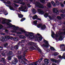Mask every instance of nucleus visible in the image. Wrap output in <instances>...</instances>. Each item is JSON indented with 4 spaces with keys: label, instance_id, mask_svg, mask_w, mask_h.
<instances>
[{
    "label": "nucleus",
    "instance_id": "1",
    "mask_svg": "<svg viewBox=\"0 0 65 65\" xmlns=\"http://www.w3.org/2000/svg\"><path fill=\"white\" fill-rule=\"evenodd\" d=\"M6 19H3L2 23L3 24H6L9 26V28L13 27V30H13L11 31V32L15 33L16 34H21L22 33L21 32H18V31H21L22 33H24L26 37L28 38H30V39H32L33 38V34L32 32H27L24 30L22 29L21 28H19V27L17 26L12 25L11 24L9 23V22H11V20H7V21L6 22Z\"/></svg>",
    "mask_w": 65,
    "mask_h": 65
},
{
    "label": "nucleus",
    "instance_id": "2",
    "mask_svg": "<svg viewBox=\"0 0 65 65\" xmlns=\"http://www.w3.org/2000/svg\"><path fill=\"white\" fill-rule=\"evenodd\" d=\"M8 39H10L11 40L13 39L14 41H17L19 40L18 38L15 37L13 38L11 37L7 36H6L5 38L4 37H2L1 38L0 40L1 41H7V40Z\"/></svg>",
    "mask_w": 65,
    "mask_h": 65
},
{
    "label": "nucleus",
    "instance_id": "3",
    "mask_svg": "<svg viewBox=\"0 0 65 65\" xmlns=\"http://www.w3.org/2000/svg\"><path fill=\"white\" fill-rule=\"evenodd\" d=\"M37 35L39 36L38 38L37 36L35 34H34V33H33V37H34V39H35V40H40L41 41V40H42V36H41L40 35L38 34H37Z\"/></svg>",
    "mask_w": 65,
    "mask_h": 65
},
{
    "label": "nucleus",
    "instance_id": "4",
    "mask_svg": "<svg viewBox=\"0 0 65 65\" xmlns=\"http://www.w3.org/2000/svg\"><path fill=\"white\" fill-rule=\"evenodd\" d=\"M27 6H23V5H22L19 8V10L20 11H22L23 12H27L28 11V10L27 9Z\"/></svg>",
    "mask_w": 65,
    "mask_h": 65
},
{
    "label": "nucleus",
    "instance_id": "5",
    "mask_svg": "<svg viewBox=\"0 0 65 65\" xmlns=\"http://www.w3.org/2000/svg\"><path fill=\"white\" fill-rule=\"evenodd\" d=\"M3 2L4 3H5V4L7 6V7H9L10 10H14V8H13L12 7H11L10 6H8L6 4H11V3H10V2L9 1H7V3L6 2H4H4Z\"/></svg>",
    "mask_w": 65,
    "mask_h": 65
},
{
    "label": "nucleus",
    "instance_id": "6",
    "mask_svg": "<svg viewBox=\"0 0 65 65\" xmlns=\"http://www.w3.org/2000/svg\"><path fill=\"white\" fill-rule=\"evenodd\" d=\"M36 6L38 7L39 8H43L44 7L41 4L39 3L38 2H37L36 3Z\"/></svg>",
    "mask_w": 65,
    "mask_h": 65
},
{
    "label": "nucleus",
    "instance_id": "7",
    "mask_svg": "<svg viewBox=\"0 0 65 65\" xmlns=\"http://www.w3.org/2000/svg\"><path fill=\"white\" fill-rule=\"evenodd\" d=\"M37 27H38V28H40V27H41V28L42 30H43V29H44L46 28V26L45 25L42 26V24H40L38 25H37Z\"/></svg>",
    "mask_w": 65,
    "mask_h": 65
},
{
    "label": "nucleus",
    "instance_id": "8",
    "mask_svg": "<svg viewBox=\"0 0 65 65\" xmlns=\"http://www.w3.org/2000/svg\"><path fill=\"white\" fill-rule=\"evenodd\" d=\"M44 42L45 44H44L43 45V46H44L45 47H48V46L49 45L48 43V42L44 40Z\"/></svg>",
    "mask_w": 65,
    "mask_h": 65
},
{
    "label": "nucleus",
    "instance_id": "9",
    "mask_svg": "<svg viewBox=\"0 0 65 65\" xmlns=\"http://www.w3.org/2000/svg\"><path fill=\"white\" fill-rule=\"evenodd\" d=\"M18 59H21V62L23 64H26V62L24 61L23 60V57H22V56L20 55L19 56L18 55Z\"/></svg>",
    "mask_w": 65,
    "mask_h": 65
},
{
    "label": "nucleus",
    "instance_id": "10",
    "mask_svg": "<svg viewBox=\"0 0 65 65\" xmlns=\"http://www.w3.org/2000/svg\"><path fill=\"white\" fill-rule=\"evenodd\" d=\"M17 1H13L14 2V3H20V2H21V3H20V4H22V5H24L25 4V3H23L22 1H23L22 0H16Z\"/></svg>",
    "mask_w": 65,
    "mask_h": 65
},
{
    "label": "nucleus",
    "instance_id": "11",
    "mask_svg": "<svg viewBox=\"0 0 65 65\" xmlns=\"http://www.w3.org/2000/svg\"><path fill=\"white\" fill-rule=\"evenodd\" d=\"M14 60L13 61L11 62L12 63H13V64H17V62H18V60L17 59V58L14 57L13 58Z\"/></svg>",
    "mask_w": 65,
    "mask_h": 65
},
{
    "label": "nucleus",
    "instance_id": "12",
    "mask_svg": "<svg viewBox=\"0 0 65 65\" xmlns=\"http://www.w3.org/2000/svg\"><path fill=\"white\" fill-rule=\"evenodd\" d=\"M4 12V14H5V15H6L8 14V13L6 11H5V10L4 9H2V10H1V11H0V12Z\"/></svg>",
    "mask_w": 65,
    "mask_h": 65
},
{
    "label": "nucleus",
    "instance_id": "13",
    "mask_svg": "<svg viewBox=\"0 0 65 65\" xmlns=\"http://www.w3.org/2000/svg\"><path fill=\"white\" fill-rule=\"evenodd\" d=\"M51 61L52 62H55V63H59L60 62V60L59 59L57 60L56 59H54V58L51 59Z\"/></svg>",
    "mask_w": 65,
    "mask_h": 65
},
{
    "label": "nucleus",
    "instance_id": "14",
    "mask_svg": "<svg viewBox=\"0 0 65 65\" xmlns=\"http://www.w3.org/2000/svg\"><path fill=\"white\" fill-rule=\"evenodd\" d=\"M53 11L54 13L57 14H58V9L57 8H54L53 9Z\"/></svg>",
    "mask_w": 65,
    "mask_h": 65
},
{
    "label": "nucleus",
    "instance_id": "15",
    "mask_svg": "<svg viewBox=\"0 0 65 65\" xmlns=\"http://www.w3.org/2000/svg\"><path fill=\"white\" fill-rule=\"evenodd\" d=\"M37 11L41 13L42 14H44V12L43 10L41 9H37Z\"/></svg>",
    "mask_w": 65,
    "mask_h": 65
},
{
    "label": "nucleus",
    "instance_id": "16",
    "mask_svg": "<svg viewBox=\"0 0 65 65\" xmlns=\"http://www.w3.org/2000/svg\"><path fill=\"white\" fill-rule=\"evenodd\" d=\"M42 60V58H41L40 59V60H38L36 62L33 63V65H37V64H36V63H38V62H39V63H40V62H41V61Z\"/></svg>",
    "mask_w": 65,
    "mask_h": 65
},
{
    "label": "nucleus",
    "instance_id": "17",
    "mask_svg": "<svg viewBox=\"0 0 65 65\" xmlns=\"http://www.w3.org/2000/svg\"><path fill=\"white\" fill-rule=\"evenodd\" d=\"M38 18L37 16L36 15H34L33 17V20H35V19H37V20H39V21H41V19H39V18Z\"/></svg>",
    "mask_w": 65,
    "mask_h": 65
},
{
    "label": "nucleus",
    "instance_id": "18",
    "mask_svg": "<svg viewBox=\"0 0 65 65\" xmlns=\"http://www.w3.org/2000/svg\"><path fill=\"white\" fill-rule=\"evenodd\" d=\"M19 37L20 38H22V39H26V37L25 36H24L23 35H21L19 36Z\"/></svg>",
    "mask_w": 65,
    "mask_h": 65
},
{
    "label": "nucleus",
    "instance_id": "19",
    "mask_svg": "<svg viewBox=\"0 0 65 65\" xmlns=\"http://www.w3.org/2000/svg\"><path fill=\"white\" fill-rule=\"evenodd\" d=\"M0 61H2L4 63L6 64V60H5L4 58H2V60H0Z\"/></svg>",
    "mask_w": 65,
    "mask_h": 65
},
{
    "label": "nucleus",
    "instance_id": "20",
    "mask_svg": "<svg viewBox=\"0 0 65 65\" xmlns=\"http://www.w3.org/2000/svg\"><path fill=\"white\" fill-rule=\"evenodd\" d=\"M19 43H18L17 45L14 46V50H18V48H19Z\"/></svg>",
    "mask_w": 65,
    "mask_h": 65
},
{
    "label": "nucleus",
    "instance_id": "21",
    "mask_svg": "<svg viewBox=\"0 0 65 65\" xmlns=\"http://www.w3.org/2000/svg\"><path fill=\"white\" fill-rule=\"evenodd\" d=\"M48 17L50 20H55V18H56L55 16H52V17L51 16H49Z\"/></svg>",
    "mask_w": 65,
    "mask_h": 65
},
{
    "label": "nucleus",
    "instance_id": "22",
    "mask_svg": "<svg viewBox=\"0 0 65 65\" xmlns=\"http://www.w3.org/2000/svg\"><path fill=\"white\" fill-rule=\"evenodd\" d=\"M44 62L45 64H47L49 63V60L48 59H46L44 60Z\"/></svg>",
    "mask_w": 65,
    "mask_h": 65
},
{
    "label": "nucleus",
    "instance_id": "23",
    "mask_svg": "<svg viewBox=\"0 0 65 65\" xmlns=\"http://www.w3.org/2000/svg\"><path fill=\"white\" fill-rule=\"evenodd\" d=\"M6 54H7V55H11L12 54V52L10 51L8 53H7V52H6Z\"/></svg>",
    "mask_w": 65,
    "mask_h": 65
},
{
    "label": "nucleus",
    "instance_id": "24",
    "mask_svg": "<svg viewBox=\"0 0 65 65\" xmlns=\"http://www.w3.org/2000/svg\"><path fill=\"white\" fill-rule=\"evenodd\" d=\"M33 50H35V48H36V46H34L33 45V44H34L35 45H36V43H35L33 42Z\"/></svg>",
    "mask_w": 65,
    "mask_h": 65
},
{
    "label": "nucleus",
    "instance_id": "25",
    "mask_svg": "<svg viewBox=\"0 0 65 65\" xmlns=\"http://www.w3.org/2000/svg\"><path fill=\"white\" fill-rule=\"evenodd\" d=\"M18 15L20 18H23V15L22 14H18Z\"/></svg>",
    "mask_w": 65,
    "mask_h": 65
},
{
    "label": "nucleus",
    "instance_id": "26",
    "mask_svg": "<svg viewBox=\"0 0 65 65\" xmlns=\"http://www.w3.org/2000/svg\"><path fill=\"white\" fill-rule=\"evenodd\" d=\"M62 37H63V36H60V37L59 38V40H60V41L62 40L63 39Z\"/></svg>",
    "mask_w": 65,
    "mask_h": 65
},
{
    "label": "nucleus",
    "instance_id": "27",
    "mask_svg": "<svg viewBox=\"0 0 65 65\" xmlns=\"http://www.w3.org/2000/svg\"><path fill=\"white\" fill-rule=\"evenodd\" d=\"M55 3L57 5H60V3H59V2L58 1H55Z\"/></svg>",
    "mask_w": 65,
    "mask_h": 65
},
{
    "label": "nucleus",
    "instance_id": "28",
    "mask_svg": "<svg viewBox=\"0 0 65 65\" xmlns=\"http://www.w3.org/2000/svg\"><path fill=\"white\" fill-rule=\"evenodd\" d=\"M33 16V13H30L28 17L29 18H30V20H31V18L32 17V16Z\"/></svg>",
    "mask_w": 65,
    "mask_h": 65
},
{
    "label": "nucleus",
    "instance_id": "29",
    "mask_svg": "<svg viewBox=\"0 0 65 65\" xmlns=\"http://www.w3.org/2000/svg\"><path fill=\"white\" fill-rule=\"evenodd\" d=\"M48 14L47 13H45L44 15V17L45 18H47L48 17Z\"/></svg>",
    "mask_w": 65,
    "mask_h": 65
},
{
    "label": "nucleus",
    "instance_id": "30",
    "mask_svg": "<svg viewBox=\"0 0 65 65\" xmlns=\"http://www.w3.org/2000/svg\"><path fill=\"white\" fill-rule=\"evenodd\" d=\"M36 12V11L35 10V9H33V14H35Z\"/></svg>",
    "mask_w": 65,
    "mask_h": 65
},
{
    "label": "nucleus",
    "instance_id": "31",
    "mask_svg": "<svg viewBox=\"0 0 65 65\" xmlns=\"http://www.w3.org/2000/svg\"><path fill=\"white\" fill-rule=\"evenodd\" d=\"M59 11L60 12H62L63 13H65V11H64V10L63 9H60Z\"/></svg>",
    "mask_w": 65,
    "mask_h": 65
},
{
    "label": "nucleus",
    "instance_id": "32",
    "mask_svg": "<svg viewBox=\"0 0 65 65\" xmlns=\"http://www.w3.org/2000/svg\"><path fill=\"white\" fill-rule=\"evenodd\" d=\"M51 3H52V4H53V5L55 7H56V5L55 4V2L53 1H52L51 2Z\"/></svg>",
    "mask_w": 65,
    "mask_h": 65
},
{
    "label": "nucleus",
    "instance_id": "33",
    "mask_svg": "<svg viewBox=\"0 0 65 65\" xmlns=\"http://www.w3.org/2000/svg\"><path fill=\"white\" fill-rule=\"evenodd\" d=\"M47 6H48V7H51V3H48L47 4Z\"/></svg>",
    "mask_w": 65,
    "mask_h": 65
},
{
    "label": "nucleus",
    "instance_id": "34",
    "mask_svg": "<svg viewBox=\"0 0 65 65\" xmlns=\"http://www.w3.org/2000/svg\"><path fill=\"white\" fill-rule=\"evenodd\" d=\"M37 50H38V52H39L40 53H42V52L41 51V50L39 49V47H38L37 48Z\"/></svg>",
    "mask_w": 65,
    "mask_h": 65
},
{
    "label": "nucleus",
    "instance_id": "35",
    "mask_svg": "<svg viewBox=\"0 0 65 65\" xmlns=\"http://www.w3.org/2000/svg\"><path fill=\"white\" fill-rule=\"evenodd\" d=\"M11 56H9L8 57V60H11Z\"/></svg>",
    "mask_w": 65,
    "mask_h": 65
},
{
    "label": "nucleus",
    "instance_id": "36",
    "mask_svg": "<svg viewBox=\"0 0 65 65\" xmlns=\"http://www.w3.org/2000/svg\"><path fill=\"white\" fill-rule=\"evenodd\" d=\"M61 17L62 18H64L65 17V15L64 14H61Z\"/></svg>",
    "mask_w": 65,
    "mask_h": 65
},
{
    "label": "nucleus",
    "instance_id": "37",
    "mask_svg": "<svg viewBox=\"0 0 65 65\" xmlns=\"http://www.w3.org/2000/svg\"><path fill=\"white\" fill-rule=\"evenodd\" d=\"M62 57L63 59H65V53H63L62 56Z\"/></svg>",
    "mask_w": 65,
    "mask_h": 65
},
{
    "label": "nucleus",
    "instance_id": "38",
    "mask_svg": "<svg viewBox=\"0 0 65 65\" xmlns=\"http://www.w3.org/2000/svg\"><path fill=\"white\" fill-rule=\"evenodd\" d=\"M5 29V32L6 33H9V31L6 29V28Z\"/></svg>",
    "mask_w": 65,
    "mask_h": 65
},
{
    "label": "nucleus",
    "instance_id": "39",
    "mask_svg": "<svg viewBox=\"0 0 65 65\" xmlns=\"http://www.w3.org/2000/svg\"><path fill=\"white\" fill-rule=\"evenodd\" d=\"M26 20V19L25 18H22L21 20V22H23V21H25Z\"/></svg>",
    "mask_w": 65,
    "mask_h": 65
},
{
    "label": "nucleus",
    "instance_id": "40",
    "mask_svg": "<svg viewBox=\"0 0 65 65\" xmlns=\"http://www.w3.org/2000/svg\"><path fill=\"white\" fill-rule=\"evenodd\" d=\"M50 49L51 50H52V51H54L55 50V48H54L52 47H50Z\"/></svg>",
    "mask_w": 65,
    "mask_h": 65
},
{
    "label": "nucleus",
    "instance_id": "41",
    "mask_svg": "<svg viewBox=\"0 0 65 65\" xmlns=\"http://www.w3.org/2000/svg\"><path fill=\"white\" fill-rule=\"evenodd\" d=\"M14 46H12L11 47V48L9 47V48H10V49L11 50H14V48H13V47H14Z\"/></svg>",
    "mask_w": 65,
    "mask_h": 65
},
{
    "label": "nucleus",
    "instance_id": "42",
    "mask_svg": "<svg viewBox=\"0 0 65 65\" xmlns=\"http://www.w3.org/2000/svg\"><path fill=\"white\" fill-rule=\"evenodd\" d=\"M37 20L35 21L34 22V23L35 24H37Z\"/></svg>",
    "mask_w": 65,
    "mask_h": 65
},
{
    "label": "nucleus",
    "instance_id": "43",
    "mask_svg": "<svg viewBox=\"0 0 65 65\" xmlns=\"http://www.w3.org/2000/svg\"><path fill=\"white\" fill-rule=\"evenodd\" d=\"M57 18L58 19H59V20H61V18L59 16H58L57 17Z\"/></svg>",
    "mask_w": 65,
    "mask_h": 65
},
{
    "label": "nucleus",
    "instance_id": "44",
    "mask_svg": "<svg viewBox=\"0 0 65 65\" xmlns=\"http://www.w3.org/2000/svg\"><path fill=\"white\" fill-rule=\"evenodd\" d=\"M13 5H14L15 6H16V7H18L19 6V5H17L16 4L14 3L13 4Z\"/></svg>",
    "mask_w": 65,
    "mask_h": 65
},
{
    "label": "nucleus",
    "instance_id": "45",
    "mask_svg": "<svg viewBox=\"0 0 65 65\" xmlns=\"http://www.w3.org/2000/svg\"><path fill=\"white\" fill-rule=\"evenodd\" d=\"M40 1L42 3H44L45 1L44 0H40Z\"/></svg>",
    "mask_w": 65,
    "mask_h": 65
},
{
    "label": "nucleus",
    "instance_id": "46",
    "mask_svg": "<svg viewBox=\"0 0 65 65\" xmlns=\"http://www.w3.org/2000/svg\"><path fill=\"white\" fill-rule=\"evenodd\" d=\"M3 28V26L1 24H0V30L1 29Z\"/></svg>",
    "mask_w": 65,
    "mask_h": 65
},
{
    "label": "nucleus",
    "instance_id": "47",
    "mask_svg": "<svg viewBox=\"0 0 65 65\" xmlns=\"http://www.w3.org/2000/svg\"><path fill=\"white\" fill-rule=\"evenodd\" d=\"M22 42H19V43H24V42H25V41L24 40H22Z\"/></svg>",
    "mask_w": 65,
    "mask_h": 65
},
{
    "label": "nucleus",
    "instance_id": "48",
    "mask_svg": "<svg viewBox=\"0 0 65 65\" xmlns=\"http://www.w3.org/2000/svg\"><path fill=\"white\" fill-rule=\"evenodd\" d=\"M60 5L62 7H64V5L61 3H60Z\"/></svg>",
    "mask_w": 65,
    "mask_h": 65
},
{
    "label": "nucleus",
    "instance_id": "49",
    "mask_svg": "<svg viewBox=\"0 0 65 65\" xmlns=\"http://www.w3.org/2000/svg\"><path fill=\"white\" fill-rule=\"evenodd\" d=\"M7 45H8V44H7V43H6L4 44V45L5 46V47L6 46H7Z\"/></svg>",
    "mask_w": 65,
    "mask_h": 65
},
{
    "label": "nucleus",
    "instance_id": "50",
    "mask_svg": "<svg viewBox=\"0 0 65 65\" xmlns=\"http://www.w3.org/2000/svg\"><path fill=\"white\" fill-rule=\"evenodd\" d=\"M54 55L56 56L58 55V54H57V53H55L54 54Z\"/></svg>",
    "mask_w": 65,
    "mask_h": 65
},
{
    "label": "nucleus",
    "instance_id": "51",
    "mask_svg": "<svg viewBox=\"0 0 65 65\" xmlns=\"http://www.w3.org/2000/svg\"><path fill=\"white\" fill-rule=\"evenodd\" d=\"M58 57L59 58V59H62V56H61L60 55Z\"/></svg>",
    "mask_w": 65,
    "mask_h": 65
},
{
    "label": "nucleus",
    "instance_id": "52",
    "mask_svg": "<svg viewBox=\"0 0 65 65\" xmlns=\"http://www.w3.org/2000/svg\"><path fill=\"white\" fill-rule=\"evenodd\" d=\"M2 55H3V56H5V53H2Z\"/></svg>",
    "mask_w": 65,
    "mask_h": 65
},
{
    "label": "nucleus",
    "instance_id": "53",
    "mask_svg": "<svg viewBox=\"0 0 65 65\" xmlns=\"http://www.w3.org/2000/svg\"><path fill=\"white\" fill-rule=\"evenodd\" d=\"M27 6L28 7H31V6H30V4H28Z\"/></svg>",
    "mask_w": 65,
    "mask_h": 65
},
{
    "label": "nucleus",
    "instance_id": "54",
    "mask_svg": "<svg viewBox=\"0 0 65 65\" xmlns=\"http://www.w3.org/2000/svg\"><path fill=\"white\" fill-rule=\"evenodd\" d=\"M3 49V47H0V50H2Z\"/></svg>",
    "mask_w": 65,
    "mask_h": 65
},
{
    "label": "nucleus",
    "instance_id": "55",
    "mask_svg": "<svg viewBox=\"0 0 65 65\" xmlns=\"http://www.w3.org/2000/svg\"><path fill=\"white\" fill-rule=\"evenodd\" d=\"M62 34H64L65 35V32H62Z\"/></svg>",
    "mask_w": 65,
    "mask_h": 65
},
{
    "label": "nucleus",
    "instance_id": "56",
    "mask_svg": "<svg viewBox=\"0 0 65 65\" xmlns=\"http://www.w3.org/2000/svg\"><path fill=\"white\" fill-rule=\"evenodd\" d=\"M65 45L64 44H62L60 46H64Z\"/></svg>",
    "mask_w": 65,
    "mask_h": 65
},
{
    "label": "nucleus",
    "instance_id": "57",
    "mask_svg": "<svg viewBox=\"0 0 65 65\" xmlns=\"http://www.w3.org/2000/svg\"><path fill=\"white\" fill-rule=\"evenodd\" d=\"M24 60H25V61H28V60H27V59H26L25 58H24Z\"/></svg>",
    "mask_w": 65,
    "mask_h": 65
},
{
    "label": "nucleus",
    "instance_id": "58",
    "mask_svg": "<svg viewBox=\"0 0 65 65\" xmlns=\"http://www.w3.org/2000/svg\"><path fill=\"white\" fill-rule=\"evenodd\" d=\"M54 32L52 31V35H54Z\"/></svg>",
    "mask_w": 65,
    "mask_h": 65
},
{
    "label": "nucleus",
    "instance_id": "59",
    "mask_svg": "<svg viewBox=\"0 0 65 65\" xmlns=\"http://www.w3.org/2000/svg\"><path fill=\"white\" fill-rule=\"evenodd\" d=\"M1 34H2V35H5V34L2 32V33H1Z\"/></svg>",
    "mask_w": 65,
    "mask_h": 65
},
{
    "label": "nucleus",
    "instance_id": "60",
    "mask_svg": "<svg viewBox=\"0 0 65 65\" xmlns=\"http://www.w3.org/2000/svg\"><path fill=\"white\" fill-rule=\"evenodd\" d=\"M32 47H31L30 49V50H31V51H32Z\"/></svg>",
    "mask_w": 65,
    "mask_h": 65
},
{
    "label": "nucleus",
    "instance_id": "61",
    "mask_svg": "<svg viewBox=\"0 0 65 65\" xmlns=\"http://www.w3.org/2000/svg\"><path fill=\"white\" fill-rule=\"evenodd\" d=\"M62 31H65V29L64 28H62Z\"/></svg>",
    "mask_w": 65,
    "mask_h": 65
},
{
    "label": "nucleus",
    "instance_id": "62",
    "mask_svg": "<svg viewBox=\"0 0 65 65\" xmlns=\"http://www.w3.org/2000/svg\"><path fill=\"white\" fill-rule=\"evenodd\" d=\"M18 53L19 54H21V52L19 51Z\"/></svg>",
    "mask_w": 65,
    "mask_h": 65
},
{
    "label": "nucleus",
    "instance_id": "63",
    "mask_svg": "<svg viewBox=\"0 0 65 65\" xmlns=\"http://www.w3.org/2000/svg\"><path fill=\"white\" fill-rule=\"evenodd\" d=\"M25 56H26L25 55V54H24L23 55V57H25Z\"/></svg>",
    "mask_w": 65,
    "mask_h": 65
},
{
    "label": "nucleus",
    "instance_id": "64",
    "mask_svg": "<svg viewBox=\"0 0 65 65\" xmlns=\"http://www.w3.org/2000/svg\"><path fill=\"white\" fill-rule=\"evenodd\" d=\"M52 65H56V64L55 63H53L52 64Z\"/></svg>",
    "mask_w": 65,
    "mask_h": 65
}]
</instances>
